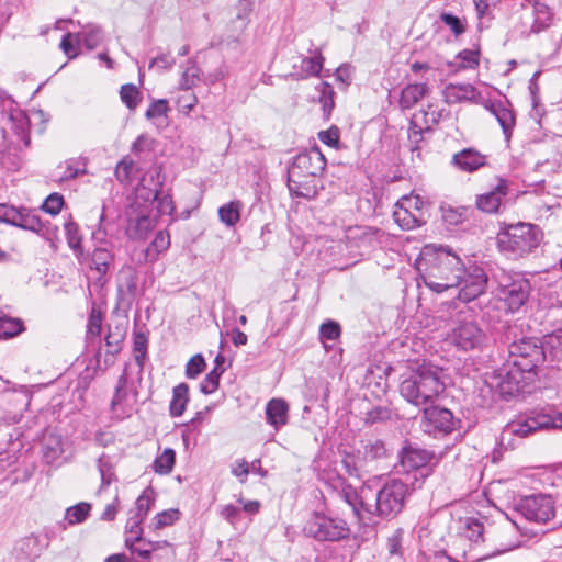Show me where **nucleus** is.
<instances>
[{"label":"nucleus","instance_id":"09e8293b","mask_svg":"<svg viewBox=\"0 0 562 562\" xmlns=\"http://www.w3.org/2000/svg\"><path fill=\"white\" fill-rule=\"evenodd\" d=\"M542 430L562 429V413L554 408L539 411Z\"/></svg>","mask_w":562,"mask_h":562},{"label":"nucleus","instance_id":"423d86ee","mask_svg":"<svg viewBox=\"0 0 562 562\" xmlns=\"http://www.w3.org/2000/svg\"><path fill=\"white\" fill-rule=\"evenodd\" d=\"M306 536L317 541H340L348 539L350 528L340 517H331L325 513L313 512L306 520L304 528Z\"/></svg>","mask_w":562,"mask_h":562},{"label":"nucleus","instance_id":"052dcab7","mask_svg":"<svg viewBox=\"0 0 562 562\" xmlns=\"http://www.w3.org/2000/svg\"><path fill=\"white\" fill-rule=\"evenodd\" d=\"M168 101L165 99H159L154 101L149 108L146 110L145 116L148 120H155L159 117H167L169 112Z\"/></svg>","mask_w":562,"mask_h":562},{"label":"nucleus","instance_id":"2eb2a0df","mask_svg":"<svg viewBox=\"0 0 562 562\" xmlns=\"http://www.w3.org/2000/svg\"><path fill=\"white\" fill-rule=\"evenodd\" d=\"M31 402L25 391L5 390L0 393V420L15 424L21 420Z\"/></svg>","mask_w":562,"mask_h":562},{"label":"nucleus","instance_id":"13d9d810","mask_svg":"<svg viewBox=\"0 0 562 562\" xmlns=\"http://www.w3.org/2000/svg\"><path fill=\"white\" fill-rule=\"evenodd\" d=\"M102 314L95 308L91 310L87 324V338H97L101 334Z\"/></svg>","mask_w":562,"mask_h":562},{"label":"nucleus","instance_id":"4be33fe9","mask_svg":"<svg viewBox=\"0 0 562 562\" xmlns=\"http://www.w3.org/2000/svg\"><path fill=\"white\" fill-rule=\"evenodd\" d=\"M334 490L337 497L348 504L356 516L359 517L362 510L366 512L367 496H359L357 490L345 480L338 479Z\"/></svg>","mask_w":562,"mask_h":562},{"label":"nucleus","instance_id":"4c0bfd02","mask_svg":"<svg viewBox=\"0 0 562 562\" xmlns=\"http://www.w3.org/2000/svg\"><path fill=\"white\" fill-rule=\"evenodd\" d=\"M170 246V235L166 231L156 233L154 240L145 250V258L149 261H155L158 255L167 250Z\"/></svg>","mask_w":562,"mask_h":562},{"label":"nucleus","instance_id":"7c9ffc66","mask_svg":"<svg viewBox=\"0 0 562 562\" xmlns=\"http://www.w3.org/2000/svg\"><path fill=\"white\" fill-rule=\"evenodd\" d=\"M430 89L427 83H409L403 88L400 97V105L402 109H412L418 101L429 93Z\"/></svg>","mask_w":562,"mask_h":562},{"label":"nucleus","instance_id":"69168bd1","mask_svg":"<svg viewBox=\"0 0 562 562\" xmlns=\"http://www.w3.org/2000/svg\"><path fill=\"white\" fill-rule=\"evenodd\" d=\"M134 168V161L124 157L115 168V177L120 182H127L131 178L132 170Z\"/></svg>","mask_w":562,"mask_h":562},{"label":"nucleus","instance_id":"f257e3e1","mask_svg":"<svg viewBox=\"0 0 562 562\" xmlns=\"http://www.w3.org/2000/svg\"><path fill=\"white\" fill-rule=\"evenodd\" d=\"M418 270L430 291L439 294L457 290V297L465 303L483 294L488 281L482 267L472 265L465 269L459 256L435 245L423 248L418 259Z\"/></svg>","mask_w":562,"mask_h":562},{"label":"nucleus","instance_id":"f8f14e48","mask_svg":"<svg viewBox=\"0 0 562 562\" xmlns=\"http://www.w3.org/2000/svg\"><path fill=\"white\" fill-rule=\"evenodd\" d=\"M426 202L419 195L400 199L393 212L395 223L403 229H414L426 223L424 207Z\"/></svg>","mask_w":562,"mask_h":562},{"label":"nucleus","instance_id":"5fc2aeb1","mask_svg":"<svg viewBox=\"0 0 562 562\" xmlns=\"http://www.w3.org/2000/svg\"><path fill=\"white\" fill-rule=\"evenodd\" d=\"M363 448L364 458L369 460L384 458L387 453L385 443L380 439L368 440Z\"/></svg>","mask_w":562,"mask_h":562},{"label":"nucleus","instance_id":"6e6552de","mask_svg":"<svg viewBox=\"0 0 562 562\" xmlns=\"http://www.w3.org/2000/svg\"><path fill=\"white\" fill-rule=\"evenodd\" d=\"M164 181L162 168L154 166L142 178L137 192L145 201L157 202L159 215H171L175 212V205L170 194H161Z\"/></svg>","mask_w":562,"mask_h":562},{"label":"nucleus","instance_id":"b1692460","mask_svg":"<svg viewBox=\"0 0 562 562\" xmlns=\"http://www.w3.org/2000/svg\"><path fill=\"white\" fill-rule=\"evenodd\" d=\"M486 164V157L474 148H464L452 156V165L465 172H473Z\"/></svg>","mask_w":562,"mask_h":562},{"label":"nucleus","instance_id":"f3484780","mask_svg":"<svg viewBox=\"0 0 562 562\" xmlns=\"http://www.w3.org/2000/svg\"><path fill=\"white\" fill-rule=\"evenodd\" d=\"M137 391L128 386L127 374L124 371L117 380L115 393L111 402V411L116 418L130 416L137 401Z\"/></svg>","mask_w":562,"mask_h":562},{"label":"nucleus","instance_id":"f704fd0d","mask_svg":"<svg viewBox=\"0 0 562 562\" xmlns=\"http://www.w3.org/2000/svg\"><path fill=\"white\" fill-rule=\"evenodd\" d=\"M147 543H149V540L145 539L143 535L125 537V547L130 550L132 555L139 559L135 562H147L151 559V553Z\"/></svg>","mask_w":562,"mask_h":562},{"label":"nucleus","instance_id":"bb28decb","mask_svg":"<svg viewBox=\"0 0 562 562\" xmlns=\"http://www.w3.org/2000/svg\"><path fill=\"white\" fill-rule=\"evenodd\" d=\"M265 414L267 423L279 430L289 422V405L282 398H272L267 403Z\"/></svg>","mask_w":562,"mask_h":562},{"label":"nucleus","instance_id":"a19ab883","mask_svg":"<svg viewBox=\"0 0 562 562\" xmlns=\"http://www.w3.org/2000/svg\"><path fill=\"white\" fill-rule=\"evenodd\" d=\"M64 229L69 248L76 256H81L83 254L82 236L78 225L72 220H69L64 224Z\"/></svg>","mask_w":562,"mask_h":562},{"label":"nucleus","instance_id":"9d476101","mask_svg":"<svg viewBox=\"0 0 562 562\" xmlns=\"http://www.w3.org/2000/svg\"><path fill=\"white\" fill-rule=\"evenodd\" d=\"M448 340L459 350L469 351L481 349L487 340L485 330L475 319H458L450 333Z\"/></svg>","mask_w":562,"mask_h":562},{"label":"nucleus","instance_id":"c9c22d12","mask_svg":"<svg viewBox=\"0 0 562 562\" xmlns=\"http://www.w3.org/2000/svg\"><path fill=\"white\" fill-rule=\"evenodd\" d=\"M462 533L474 544L484 541V525L476 518L467 517L462 521Z\"/></svg>","mask_w":562,"mask_h":562},{"label":"nucleus","instance_id":"20e7f679","mask_svg":"<svg viewBox=\"0 0 562 562\" xmlns=\"http://www.w3.org/2000/svg\"><path fill=\"white\" fill-rule=\"evenodd\" d=\"M407 494V485L398 479H392L374 494L373 504L367 503L366 512L386 519L394 518L402 512Z\"/></svg>","mask_w":562,"mask_h":562},{"label":"nucleus","instance_id":"864d4df0","mask_svg":"<svg viewBox=\"0 0 562 562\" xmlns=\"http://www.w3.org/2000/svg\"><path fill=\"white\" fill-rule=\"evenodd\" d=\"M439 19L450 29L456 37L461 36L467 30L465 22L451 12H441Z\"/></svg>","mask_w":562,"mask_h":562},{"label":"nucleus","instance_id":"a18cd8bd","mask_svg":"<svg viewBox=\"0 0 562 562\" xmlns=\"http://www.w3.org/2000/svg\"><path fill=\"white\" fill-rule=\"evenodd\" d=\"M112 260L113 256L106 248L98 247L92 254L91 268L95 269L100 274H104Z\"/></svg>","mask_w":562,"mask_h":562},{"label":"nucleus","instance_id":"39448f33","mask_svg":"<svg viewBox=\"0 0 562 562\" xmlns=\"http://www.w3.org/2000/svg\"><path fill=\"white\" fill-rule=\"evenodd\" d=\"M535 380V375L525 371L524 368L516 366L512 360H507L501 368L494 370L487 383L496 389L503 396H514L525 392Z\"/></svg>","mask_w":562,"mask_h":562},{"label":"nucleus","instance_id":"0e129e2a","mask_svg":"<svg viewBox=\"0 0 562 562\" xmlns=\"http://www.w3.org/2000/svg\"><path fill=\"white\" fill-rule=\"evenodd\" d=\"M198 103L195 94L184 90V93L180 94L177 99V106L181 113L189 114Z\"/></svg>","mask_w":562,"mask_h":562},{"label":"nucleus","instance_id":"58836bf2","mask_svg":"<svg viewBox=\"0 0 562 562\" xmlns=\"http://www.w3.org/2000/svg\"><path fill=\"white\" fill-rule=\"evenodd\" d=\"M430 125L426 120V125L420 124L418 122V115H414L411 121L409 130H408V139L412 145V150L417 151L420 149V144L424 142V135L426 133H430Z\"/></svg>","mask_w":562,"mask_h":562},{"label":"nucleus","instance_id":"0eeeda50","mask_svg":"<svg viewBox=\"0 0 562 562\" xmlns=\"http://www.w3.org/2000/svg\"><path fill=\"white\" fill-rule=\"evenodd\" d=\"M496 278V297L504 303L508 312H517L529 299L531 291L529 280L519 273L509 274L505 271H502Z\"/></svg>","mask_w":562,"mask_h":562},{"label":"nucleus","instance_id":"5701e85b","mask_svg":"<svg viewBox=\"0 0 562 562\" xmlns=\"http://www.w3.org/2000/svg\"><path fill=\"white\" fill-rule=\"evenodd\" d=\"M47 546L48 541L45 536L30 535L19 540L14 550L19 557L33 561L42 554Z\"/></svg>","mask_w":562,"mask_h":562},{"label":"nucleus","instance_id":"a211bd4d","mask_svg":"<svg viewBox=\"0 0 562 562\" xmlns=\"http://www.w3.org/2000/svg\"><path fill=\"white\" fill-rule=\"evenodd\" d=\"M326 160L318 149L303 151L295 156L288 169V173H303L306 176H319L325 169Z\"/></svg>","mask_w":562,"mask_h":562},{"label":"nucleus","instance_id":"ddd939ff","mask_svg":"<svg viewBox=\"0 0 562 562\" xmlns=\"http://www.w3.org/2000/svg\"><path fill=\"white\" fill-rule=\"evenodd\" d=\"M460 426V419L456 418L448 408L431 404L423 408V428L425 432L437 436H446Z\"/></svg>","mask_w":562,"mask_h":562},{"label":"nucleus","instance_id":"72a5a7b5","mask_svg":"<svg viewBox=\"0 0 562 562\" xmlns=\"http://www.w3.org/2000/svg\"><path fill=\"white\" fill-rule=\"evenodd\" d=\"M189 403V385L180 383L172 389V398L169 404V413L172 417H180Z\"/></svg>","mask_w":562,"mask_h":562},{"label":"nucleus","instance_id":"338daca9","mask_svg":"<svg viewBox=\"0 0 562 562\" xmlns=\"http://www.w3.org/2000/svg\"><path fill=\"white\" fill-rule=\"evenodd\" d=\"M123 339L124 334L122 331H109V334L105 336L108 352L111 355L119 353L121 351Z\"/></svg>","mask_w":562,"mask_h":562},{"label":"nucleus","instance_id":"e433bc0d","mask_svg":"<svg viewBox=\"0 0 562 562\" xmlns=\"http://www.w3.org/2000/svg\"><path fill=\"white\" fill-rule=\"evenodd\" d=\"M9 120L10 128L27 146L30 144L27 116L22 111H15L10 114Z\"/></svg>","mask_w":562,"mask_h":562},{"label":"nucleus","instance_id":"e2e57ef3","mask_svg":"<svg viewBox=\"0 0 562 562\" xmlns=\"http://www.w3.org/2000/svg\"><path fill=\"white\" fill-rule=\"evenodd\" d=\"M101 41L102 34L98 26H91L87 32L80 33V42L90 50L94 49Z\"/></svg>","mask_w":562,"mask_h":562},{"label":"nucleus","instance_id":"7ed1b4c3","mask_svg":"<svg viewBox=\"0 0 562 562\" xmlns=\"http://www.w3.org/2000/svg\"><path fill=\"white\" fill-rule=\"evenodd\" d=\"M542 239V229L538 225L525 222L504 224L496 236L498 250L513 260L535 252Z\"/></svg>","mask_w":562,"mask_h":562},{"label":"nucleus","instance_id":"aec40b11","mask_svg":"<svg viewBox=\"0 0 562 562\" xmlns=\"http://www.w3.org/2000/svg\"><path fill=\"white\" fill-rule=\"evenodd\" d=\"M290 192L299 198L314 199L318 190V177L303 173H288Z\"/></svg>","mask_w":562,"mask_h":562},{"label":"nucleus","instance_id":"a878e982","mask_svg":"<svg viewBox=\"0 0 562 562\" xmlns=\"http://www.w3.org/2000/svg\"><path fill=\"white\" fill-rule=\"evenodd\" d=\"M442 94L449 104L476 101L480 97V92L471 83H449L445 87Z\"/></svg>","mask_w":562,"mask_h":562},{"label":"nucleus","instance_id":"dca6fc26","mask_svg":"<svg viewBox=\"0 0 562 562\" xmlns=\"http://www.w3.org/2000/svg\"><path fill=\"white\" fill-rule=\"evenodd\" d=\"M346 239L349 247L369 252L382 247L386 239V234L378 227L353 226L347 229Z\"/></svg>","mask_w":562,"mask_h":562},{"label":"nucleus","instance_id":"1a4fd4ad","mask_svg":"<svg viewBox=\"0 0 562 562\" xmlns=\"http://www.w3.org/2000/svg\"><path fill=\"white\" fill-rule=\"evenodd\" d=\"M509 360L536 376V369L546 359L543 347L538 338L526 337L512 342L508 347Z\"/></svg>","mask_w":562,"mask_h":562},{"label":"nucleus","instance_id":"3c124183","mask_svg":"<svg viewBox=\"0 0 562 562\" xmlns=\"http://www.w3.org/2000/svg\"><path fill=\"white\" fill-rule=\"evenodd\" d=\"M405 531L403 528H396L386 538V549L390 557H402L403 555V541Z\"/></svg>","mask_w":562,"mask_h":562},{"label":"nucleus","instance_id":"2f4dec72","mask_svg":"<svg viewBox=\"0 0 562 562\" xmlns=\"http://www.w3.org/2000/svg\"><path fill=\"white\" fill-rule=\"evenodd\" d=\"M42 450L43 457L47 463H56L64 454L63 438L56 434L45 435Z\"/></svg>","mask_w":562,"mask_h":562},{"label":"nucleus","instance_id":"79ce46f5","mask_svg":"<svg viewBox=\"0 0 562 562\" xmlns=\"http://www.w3.org/2000/svg\"><path fill=\"white\" fill-rule=\"evenodd\" d=\"M241 203L231 201L218 209V217L228 227L235 226L240 220Z\"/></svg>","mask_w":562,"mask_h":562},{"label":"nucleus","instance_id":"774afa93","mask_svg":"<svg viewBox=\"0 0 562 562\" xmlns=\"http://www.w3.org/2000/svg\"><path fill=\"white\" fill-rule=\"evenodd\" d=\"M391 418V411L386 407L376 406L369 411L366 415V423L375 424L378 422H385Z\"/></svg>","mask_w":562,"mask_h":562},{"label":"nucleus","instance_id":"9b49d317","mask_svg":"<svg viewBox=\"0 0 562 562\" xmlns=\"http://www.w3.org/2000/svg\"><path fill=\"white\" fill-rule=\"evenodd\" d=\"M539 411H533L529 415L519 416L508 423L501 432L499 446L504 449H513L516 446V439H522L536 431L542 430Z\"/></svg>","mask_w":562,"mask_h":562},{"label":"nucleus","instance_id":"473e14b6","mask_svg":"<svg viewBox=\"0 0 562 562\" xmlns=\"http://www.w3.org/2000/svg\"><path fill=\"white\" fill-rule=\"evenodd\" d=\"M12 218L10 225L31 231V232H40L41 228V218L35 213H32L30 210L25 207L13 210Z\"/></svg>","mask_w":562,"mask_h":562},{"label":"nucleus","instance_id":"cd10ccee","mask_svg":"<svg viewBox=\"0 0 562 562\" xmlns=\"http://www.w3.org/2000/svg\"><path fill=\"white\" fill-rule=\"evenodd\" d=\"M522 5L530 7L532 9V33H540L550 26L553 14L547 4L540 2L539 0H525Z\"/></svg>","mask_w":562,"mask_h":562},{"label":"nucleus","instance_id":"4d7b16f0","mask_svg":"<svg viewBox=\"0 0 562 562\" xmlns=\"http://www.w3.org/2000/svg\"><path fill=\"white\" fill-rule=\"evenodd\" d=\"M80 43V33H66L60 42V48L69 57L75 58L78 55V44Z\"/></svg>","mask_w":562,"mask_h":562},{"label":"nucleus","instance_id":"bf43d9fd","mask_svg":"<svg viewBox=\"0 0 562 562\" xmlns=\"http://www.w3.org/2000/svg\"><path fill=\"white\" fill-rule=\"evenodd\" d=\"M206 367L205 360L202 355H194L186 366V376L188 379H195L201 374Z\"/></svg>","mask_w":562,"mask_h":562},{"label":"nucleus","instance_id":"37998d69","mask_svg":"<svg viewBox=\"0 0 562 562\" xmlns=\"http://www.w3.org/2000/svg\"><path fill=\"white\" fill-rule=\"evenodd\" d=\"M91 508L92 506L90 503L80 502L66 509L65 519L71 526L82 524L90 516Z\"/></svg>","mask_w":562,"mask_h":562},{"label":"nucleus","instance_id":"393cba45","mask_svg":"<svg viewBox=\"0 0 562 562\" xmlns=\"http://www.w3.org/2000/svg\"><path fill=\"white\" fill-rule=\"evenodd\" d=\"M510 106L508 100L492 101L486 106L502 126L506 138H509L512 130L515 126V115Z\"/></svg>","mask_w":562,"mask_h":562},{"label":"nucleus","instance_id":"4468645a","mask_svg":"<svg viewBox=\"0 0 562 562\" xmlns=\"http://www.w3.org/2000/svg\"><path fill=\"white\" fill-rule=\"evenodd\" d=\"M517 510L528 520L547 522L554 517V502L550 495L538 494L525 496L517 505Z\"/></svg>","mask_w":562,"mask_h":562},{"label":"nucleus","instance_id":"680f3d73","mask_svg":"<svg viewBox=\"0 0 562 562\" xmlns=\"http://www.w3.org/2000/svg\"><path fill=\"white\" fill-rule=\"evenodd\" d=\"M64 203L61 194L52 193L45 199L42 210L50 215H57L61 211Z\"/></svg>","mask_w":562,"mask_h":562},{"label":"nucleus","instance_id":"f03ea898","mask_svg":"<svg viewBox=\"0 0 562 562\" xmlns=\"http://www.w3.org/2000/svg\"><path fill=\"white\" fill-rule=\"evenodd\" d=\"M441 374L440 368L423 363L401 382L400 393L408 403L428 407L446 389Z\"/></svg>","mask_w":562,"mask_h":562},{"label":"nucleus","instance_id":"c03bdc74","mask_svg":"<svg viewBox=\"0 0 562 562\" xmlns=\"http://www.w3.org/2000/svg\"><path fill=\"white\" fill-rule=\"evenodd\" d=\"M24 330L23 322L8 315L0 316V338H12Z\"/></svg>","mask_w":562,"mask_h":562},{"label":"nucleus","instance_id":"6ab92c4d","mask_svg":"<svg viewBox=\"0 0 562 562\" xmlns=\"http://www.w3.org/2000/svg\"><path fill=\"white\" fill-rule=\"evenodd\" d=\"M154 504V499L143 492L135 502V508L130 510V517L126 521L125 532L126 536L143 535L142 522L147 517L148 512Z\"/></svg>","mask_w":562,"mask_h":562},{"label":"nucleus","instance_id":"c756f323","mask_svg":"<svg viewBox=\"0 0 562 562\" xmlns=\"http://www.w3.org/2000/svg\"><path fill=\"white\" fill-rule=\"evenodd\" d=\"M324 64V57L319 49L315 50V55L304 57L301 60L300 70L289 74L295 80H303L312 76H318Z\"/></svg>","mask_w":562,"mask_h":562},{"label":"nucleus","instance_id":"412c9836","mask_svg":"<svg viewBox=\"0 0 562 562\" xmlns=\"http://www.w3.org/2000/svg\"><path fill=\"white\" fill-rule=\"evenodd\" d=\"M508 191L507 181L499 179L498 183L488 192L477 195L476 207L484 213H496Z\"/></svg>","mask_w":562,"mask_h":562},{"label":"nucleus","instance_id":"603ef678","mask_svg":"<svg viewBox=\"0 0 562 562\" xmlns=\"http://www.w3.org/2000/svg\"><path fill=\"white\" fill-rule=\"evenodd\" d=\"M180 518V512L178 509H167L161 513H158L150 524V527L154 530L161 529L167 526L173 525Z\"/></svg>","mask_w":562,"mask_h":562},{"label":"nucleus","instance_id":"8fccbe9b","mask_svg":"<svg viewBox=\"0 0 562 562\" xmlns=\"http://www.w3.org/2000/svg\"><path fill=\"white\" fill-rule=\"evenodd\" d=\"M120 97L122 102L130 109L135 110L140 101V92L133 83H126L121 87Z\"/></svg>","mask_w":562,"mask_h":562},{"label":"nucleus","instance_id":"ea45409f","mask_svg":"<svg viewBox=\"0 0 562 562\" xmlns=\"http://www.w3.org/2000/svg\"><path fill=\"white\" fill-rule=\"evenodd\" d=\"M87 158L78 157L70 158L64 162V172L59 178V181H67L77 178L78 176L88 173L87 170Z\"/></svg>","mask_w":562,"mask_h":562},{"label":"nucleus","instance_id":"6e6d98bb","mask_svg":"<svg viewBox=\"0 0 562 562\" xmlns=\"http://www.w3.org/2000/svg\"><path fill=\"white\" fill-rule=\"evenodd\" d=\"M223 373V370H218L217 367H215L211 372L206 374L204 380L200 384V391L203 394H212L214 393L220 384V378Z\"/></svg>","mask_w":562,"mask_h":562},{"label":"nucleus","instance_id":"49530a36","mask_svg":"<svg viewBox=\"0 0 562 562\" xmlns=\"http://www.w3.org/2000/svg\"><path fill=\"white\" fill-rule=\"evenodd\" d=\"M176 453L171 448H166L160 456H158L153 464L154 471L159 474H169L175 465Z\"/></svg>","mask_w":562,"mask_h":562},{"label":"nucleus","instance_id":"de8ad7c7","mask_svg":"<svg viewBox=\"0 0 562 562\" xmlns=\"http://www.w3.org/2000/svg\"><path fill=\"white\" fill-rule=\"evenodd\" d=\"M470 215V209L461 207H442V218L449 225H459L464 222Z\"/></svg>","mask_w":562,"mask_h":562},{"label":"nucleus","instance_id":"c85d7f7f","mask_svg":"<svg viewBox=\"0 0 562 562\" xmlns=\"http://www.w3.org/2000/svg\"><path fill=\"white\" fill-rule=\"evenodd\" d=\"M432 458V453L420 448L407 447L401 453V463L407 470H416L426 467Z\"/></svg>","mask_w":562,"mask_h":562}]
</instances>
